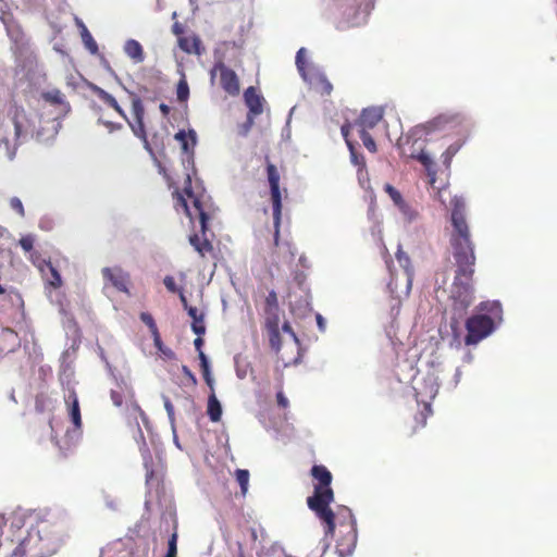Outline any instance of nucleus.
Here are the masks:
<instances>
[{
    "label": "nucleus",
    "instance_id": "25",
    "mask_svg": "<svg viewBox=\"0 0 557 557\" xmlns=\"http://www.w3.org/2000/svg\"><path fill=\"white\" fill-rule=\"evenodd\" d=\"M39 270L42 273V275L45 276L46 282L51 287L57 289L62 286L61 275L50 261H45L44 264L39 267Z\"/></svg>",
    "mask_w": 557,
    "mask_h": 557
},
{
    "label": "nucleus",
    "instance_id": "30",
    "mask_svg": "<svg viewBox=\"0 0 557 557\" xmlns=\"http://www.w3.org/2000/svg\"><path fill=\"white\" fill-rule=\"evenodd\" d=\"M296 66L304 79L314 70L308 69L305 48H300L296 53Z\"/></svg>",
    "mask_w": 557,
    "mask_h": 557
},
{
    "label": "nucleus",
    "instance_id": "8",
    "mask_svg": "<svg viewBox=\"0 0 557 557\" xmlns=\"http://www.w3.org/2000/svg\"><path fill=\"white\" fill-rule=\"evenodd\" d=\"M9 120L0 116V148L4 146L5 149H9L11 145L20 144L26 121L25 110L16 104L9 110Z\"/></svg>",
    "mask_w": 557,
    "mask_h": 557
},
{
    "label": "nucleus",
    "instance_id": "10",
    "mask_svg": "<svg viewBox=\"0 0 557 557\" xmlns=\"http://www.w3.org/2000/svg\"><path fill=\"white\" fill-rule=\"evenodd\" d=\"M214 58L215 61L210 71L211 81L219 74L221 88L232 97L238 96L240 92L238 75L225 64L223 57L219 55V50L214 51Z\"/></svg>",
    "mask_w": 557,
    "mask_h": 557
},
{
    "label": "nucleus",
    "instance_id": "22",
    "mask_svg": "<svg viewBox=\"0 0 557 557\" xmlns=\"http://www.w3.org/2000/svg\"><path fill=\"white\" fill-rule=\"evenodd\" d=\"M245 103L249 109V120L251 116L260 115L263 111V98L260 96L256 88L250 86L244 92Z\"/></svg>",
    "mask_w": 557,
    "mask_h": 557
},
{
    "label": "nucleus",
    "instance_id": "32",
    "mask_svg": "<svg viewBox=\"0 0 557 557\" xmlns=\"http://www.w3.org/2000/svg\"><path fill=\"white\" fill-rule=\"evenodd\" d=\"M176 97L180 102H186L189 98V86L184 73H182L176 86Z\"/></svg>",
    "mask_w": 557,
    "mask_h": 557
},
{
    "label": "nucleus",
    "instance_id": "59",
    "mask_svg": "<svg viewBox=\"0 0 557 557\" xmlns=\"http://www.w3.org/2000/svg\"><path fill=\"white\" fill-rule=\"evenodd\" d=\"M159 109H160V111H161V113H162V115H163L164 117H166V116L170 114L171 109H170V107H169L168 104H165V103H161V104L159 106Z\"/></svg>",
    "mask_w": 557,
    "mask_h": 557
},
{
    "label": "nucleus",
    "instance_id": "19",
    "mask_svg": "<svg viewBox=\"0 0 557 557\" xmlns=\"http://www.w3.org/2000/svg\"><path fill=\"white\" fill-rule=\"evenodd\" d=\"M384 190L389 196L394 205L409 221L416 218V211L412 210V208L404 200L399 190L388 183L384 185Z\"/></svg>",
    "mask_w": 557,
    "mask_h": 557
},
{
    "label": "nucleus",
    "instance_id": "56",
    "mask_svg": "<svg viewBox=\"0 0 557 557\" xmlns=\"http://www.w3.org/2000/svg\"><path fill=\"white\" fill-rule=\"evenodd\" d=\"M178 295H180V300H181V302H182V305H183L184 309L188 311V308H190L191 306H189V305H188L187 298H186V296L184 295L183 289H182V290H180Z\"/></svg>",
    "mask_w": 557,
    "mask_h": 557
},
{
    "label": "nucleus",
    "instance_id": "43",
    "mask_svg": "<svg viewBox=\"0 0 557 557\" xmlns=\"http://www.w3.org/2000/svg\"><path fill=\"white\" fill-rule=\"evenodd\" d=\"M18 244L25 252H32L35 244V236L32 234L24 235L20 238Z\"/></svg>",
    "mask_w": 557,
    "mask_h": 557
},
{
    "label": "nucleus",
    "instance_id": "26",
    "mask_svg": "<svg viewBox=\"0 0 557 557\" xmlns=\"http://www.w3.org/2000/svg\"><path fill=\"white\" fill-rule=\"evenodd\" d=\"M174 138L181 144L185 153L191 152L196 145V133L194 129H189L188 133L183 129L178 131Z\"/></svg>",
    "mask_w": 557,
    "mask_h": 557
},
{
    "label": "nucleus",
    "instance_id": "64",
    "mask_svg": "<svg viewBox=\"0 0 557 557\" xmlns=\"http://www.w3.org/2000/svg\"><path fill=\"white\" fill-rule=\"evenodd\" d=\"M424 409L428 413H431V404H424Z\"/></svg>",
    "mask_w": 557,
    "mask_h": 557
},
{
    "label": "nucleus",
    "instance_id": "20",
    "mask_svg": "<svg viewBox=\"0 0 557 557\" xmlns=\"http://www.w3.org/2000/svg\"><path fill=\"white\" fill-rule=\"evenodd\" d=\"M305 81L322 96H329L333 90V85L327 77L315 69L305 78Z\"/></svg>",
    "mask_w": 557,
    "mask_h": 557
},
{
    "label": "nucleus",
    "instance_id": "51",
    "mask_svg": "<svg viewBox=\"0 0 557 557\" xmlns=\"http://www.w3.org/2000/svg\"><path fill=\"white\" fill-rule=\"evenodd\" d=\"M356 128V126H354V123H349V122H346L345 124L342 125L341 127V131H342V135L346 141V145L348 146V141H351L349 139V133L351 129Z\"/></svg>",
    "mask_w": 557,
    "mask_h": 557
},
{
    "label": "nucleus",
    "instance_id": "54",
    "mask_svg": "<svg viewBox=\"0 0 557 557\" xmlns=\"http://www.w3.org/2000/svg\"><path fill=\"white\" fill-rule=\"evenodd\" d=\"M99 123L103 124L109 129V132H111V133L122 128V124H120V123H113V122H110V121H102L101 119H99Z\"/></svg>",
    "mask_w": 557,
    "mask_h": 557
},
{
    "label": "nucleus",
    "instance_id": "53",
    "mask_svg": "<svg viewBox=\"0 0 557 557\" xmlns=\"http://www.w3.org/2000/svg\"><path fill=\"white\" fill-rule=\"evenodd\" d=\"M276 401H277L278 407H281L283 409L287 408L289 405L287 397L284 395V393L282 391L277 392Z\"/></svg>",
    "mask_w": 557,
    "mask_h": 557
},
{
    "label": "nucleus",
    "instance_id": "41",
    "mask_svg": "<svg viewBox=\"0 0 557 557\" xmlns=\"http://www.w3.org/2000/svg\"><path fill=\"white\" fill-rule=\"evenodd\" d=\"M460 147V144H453L444 151L442 157L443 163L446 165V168L450 166L451 159L459 151Z\"/></svg>",
    "mask_w": 557,
    "mask_h": 557
},
{
    "label": "nucleus",
    "instance_id": "21",
    "mask_svg": "<svg viewBox=\"0 0 557 557\" xmlns=\"http://www.w3.org/2000/svg\"><path fill=\"white\" fill-rule=\"evenodd\" d=\"M440 384L433 374H428L426 377L420 383L419 386L414 387L417 398H424L432 400L438 393Z\"/></svg>",
    "mask_w": 557,
    "mask_h": 557
},
{
    "label": "nucleus",
    "instance_id": "35",
    "mask_svg": "<svg viewBox=\"0 0 557 557\" xmlns=\"http://www.w3.org/2000/svg\"><path fill=\"white\" fill-rule=\"evenodd\" d=\"M236 481L238 482L240 486V491L243 495H245L248 491V484H249V471L245 469H237L235 472Z\"/></svg>",
    "mask_w": 557,
    "mask_h": 557
},
{
    "label": "nucleus",
    "instance_id": "3",
    "mask_svg": "<svg viewBox=\"0 0 557 557\" xmlns=\"http://www.w3.org/2000/svg\"><path fill=\"white\" fill-rule=\"evenodd\" d=\"M186 184L187 186H185L184 193L178 190L173 193L174 205L176 209L182 208L190 220H193L196 215L199 218L202 237H200L198 234H193L189 236V244L194 247L200 257L205 258L207 253H211L213 251L212 243L206 237L209 215L203 208L200 197L193 193L191 181L189 176L186 178Z\"/></svg>",
    "mask_w": 557,
    "mask_h": 557
},
{
    "label": "nucleus",
    "instance_id": "37",
    "mask_svg": "<svg viewBox=\"0 0 557 557\" xmlns=\"http://www.w3.org/2000/svg\"><path fill=\"white\" fill-rule=\"evenodd\" d=\"M264 326L267 330L280 329V311L264 312Z\"/></svg>",
    "mask_w": 557,
    "mask_h": 557
},
{
    "label": "nucleus",
    "instance_id": "63",
    "mask_svg": "<svg viewBox=\"0 0 557 557\" xmlns=\"http://www.w3.org/2000/svg\"><path fill=\"white\" fill-rule=\"evenodd\" d=\"M426 421V416L421 413V425L424 426Z\"/></svg>",
    "mask_w": 557,
    "mask_h": 557
},
{
    "label": "nucleus",
    "instance_id": "42",
    "mask_svg": "<svg viewBox=\"0 0 557 557\" xmlns=\"http://www.w3.org/2000/svg\"><path fill=\"white\" fill-rule=\"evenodd\" d=\"M144 466L146 469V483L152 484V482L156 480V472L152 467V459L150 456L145 457Z\"/></svg>",
    "mask_w": 557,
    "mask_h": 557
},
{
    "label": "nucleus",
    "instance_id": "5",
    "mask_svg": "<svg viewBox=\"0 0 557 557\" xmlns=\"http://www.w3.org/2000/svg\"><path fill=\"white\" fill-rule=\"evenodd\" d=\"M451 207L449 244L453 256H470L474 253V244L466 219V203L461 197L456 196L451 200Z\"/></svg>",
    "mask_w": 557,
    "mask_h": 557
},
{
    "label": "nucleus",
    "instance_id": "31",
    "mask_svg": "<svg viewBox=\"0 0 557 557\" xmlns=\"http://www.w3.org/2000/svg\"><path fill=\"white\" fill-rule=\"evenodd\" d=\"M199 360H200V369L202 371V375H203V379L207 383V385L213 389V377L211 375V372H210V366H209V361H208V358L206 356V354L203 351H200L199 354Z\"/></svg>",
    "mask_w": 557,
    "mask_h": 557
},
{
    "label": "nucleus",
    "instance_id": "45",
    "mask_svg": "<svg viewBox=\"0 0 557 557\" xmlns=\"http://www.w3.org/2000/svg\"><path fill=\"white\" fill-rule=\"evenodd\" d=\"M82 36H83V40H84L86 47L91 52H96L98 50V46H97L96 41L94 40L92 36L90 35V33L87 30L86 27H84Z\"/></svg>",
    "mask_w": 557,
    "mask_h": 557
},
{
    "label": "nucleus",
    "instance_id": "61",
    "mask_svg": "<svg viewBox=\"0 0 557 557\" xmlns=\"http://www.w3.org/2000/svg\"><path fill=\"white\" fill-rule=\"evenodd\" d=\"M172 29L175 35H181L183 33V28L178 23H175Z\"/></svg>",
    "mask_w": 557,
    "mask_h": 557
},
{
    "label": "nucleus",
    "instance_id": "4",
    "mask_svg": "<svg viewBox=\"0 0 557 557\" xmlns=\"http://www.w3.org/2000/svg\"><path fill=\"white\" fill-rule=\"evenodd\" d=\"M90 91L100 99L106 106L113 109L121 117H123L127 124L129 125L132 132L136 137H138L140 140H143L145 148L150 152L153 153L152 148L150 147V144L147 138V131L146 125L144 122L145 119V107L143 103V100L140 97L135 94L134 91L127 90L131 102H132V113L134 116V120L131 121L124 109L119 104L117 100L108 91H106L103 88L96 84L89 85Z\"/></svg>",
    "mask_w": 557,
    "mask_h": 557
},
{
    "label": "nucleus",
    "instance_id": "39",
    "mask_svg": "<svg viewBox=\"0 0 557 557\" xmlns=\"http://www.w3.org/2000/svg\"><path fill=\"white\" fill-rule=\"evenodd\" d=\"M363 146L372 153H375L377 148L374 139L369 134V131H357Z\"/></svg>",
    "mask_w": 557,
    "mask_h": 557
},
{
    "label": "nucleus",
    "instance_id": "50",
    "mask_svg": "<svg viewBox=\"0 0 557 557\" xmlns=\"http://www.w3.org/2000/svg\"><path fill=\"white\" fill-rule=\"evenodd\" d=\"M182 372L184 373L185 377L187 379V382L191 386H196L198 381L195 374L190 371V369L187 366H182Z\"/></svg>",
    "mask_w": 557,
    "mask_h": 557
},
{
    "label": "nucleus",
    "instance_id": "46",
    "mask_svg": "<svg viewBox=\"0 0 557 557\" xmlns=\"http://www.w3.org/2000/svg\"><path fill=\"white\" fill-rule=\"evenodd\" d=\"M140 320L149 327L151 333L157 334L158 326L152 318V315L148 312L140 313Z\"/></svg>",
    "mask_w": 557,
    "mask_h": 557
},
{
    "label": "nucleus",
    "instance_id": "6",
    "mask_svg": "<svg viewBox=\"0 0 557 557\" xmlns=\"http://www.w3.org/2000/svg\"><path fill=\"white\" fill-rule=\"evenodd\" d=\"M456 261V272L451 285V299L454 305L460 309H467L473 302V275L475 265V253L470 256L454 257Z\"/></svg>",
    "mask_w": 557,
    "mask_h": 557
},
{
    "label": "nucleus",
    "instance_id": "34",
    "mask_svg": "<svg viewBox=\"0 0 557 557\" xmlns=\"http://www.w3.org/2000/svg\"><path fill=\"white\" fill-rule=\"evenodd\" d=\"M348 149L350 152L351 162L355 165L359 166V171L364 170L366 169V159L361 153H359L356 150L355 144L352 141H348Z\"/></svg>",
    "mask_w": 557,
    "mask_h": 557
},
{
    "label": "nucleus",
    "instance_id": "58",
    "mask_svg": "<svg viewBox=\"0 0 557 557\" xmlns=\"http://www.w3.org/2000/svg\"><path fill=\"white\" fill-rule=\"evenodd\" d=\"M194 345H195V348L198 350V355H199L200 351H202V345H203V339L201 338V336L198 335V337L194 341Z\"/></svg>",
    "mask_w": 557,
    "mask_h": 557
},
{
    "label": "nucleus",
    "instance_id": "44",
    "mask_svg": "<svg viewBox=\"0 0 557 557\" xmlns=\"http://www.w3.org/2000/svg\"><path fill=\"white\" fill-rule=\"evenodd\" d=\"M177 533L174 532L168 542V553L164 557H176L177 554Z\"/></svg>",
    "mask_w": 557,
    "mask_h": 557
},
{
    "label": "nucleus",
    "instance_id": "29",
    "mask_svg": "<svg viewBox=\"0 0 557 557\" xmlns=\"http://www.w3.org/2000/svg\"><path fill=\"white\" fill-rule=\"evenodd\" d=\"M208 416L212 422H219L222 417V407L214 393L208 398Z\"/></svg>",
    "mask_w": 557,
    "mask_h": 557
},
{
    "label": "nucleus",
    "instance_id": "36",
    "mask_svg": "<svg viewBox=\"0 0 557 557\" xmlns=\"http://www.w3.org/2000/svg\"><path fill=\"white\" fill-rule=\"evenodd\" d=\"M280 311L277 295L275 290L269 292L264 300V312Z\"/></svg>",
    "mask_w": 557,
    "mask_h": 557
},
{
    "label": "nucleus",
    "instance_id": "13",
    "mask_svg": "<svg viewBox=\"0 0 557 557\" xmlns=\"http://www.w3.org/2000/svg\"><path fill=\"white\" fill-rule=\"evenodd\" d=\"M41 542L39 531H30L15 547L10 557H46L44 547H38Z\"/></svg>",
    "mask_w": 557,
    "mask_h": 557
},
{
    "label": "nucleus",
    "instance_id": "40",
    "mask_svg": "<svg viewBox=\"0 0 557 557\" xmlns=\"http://www.w3.org/2000/svg\"><path fill=\"white\" fill-rule=\"evenodd\" d=\"M267 331H268V335H269L270 346L275 351H278L281 349V345H282L280 329L267 330Z\"/></svg>",
    "mask_w": 557,
    "mask_h": 557
},
{
    "label": "nucleus",
    "instance_id": "28",
    "mask_svg": "<svg viewBox=\"0 0 557 557\" xmlns=\"http://www.w3.org/2000/svg\"><path fill=\"white\" fill-rule=\"evenodd\" d=\"M188 315L193 319L191 330L195 334L201 336L206 332L205 315L199 313L196 307L188 308Z\"/></svg>",
    "mask_w": 557,
    "mask_h": 557
},
{
    "label": "nucleus",
    "instance_id": "38",
    "mask_svg": "<svg viewBox=\"0 0 557 557\" xmlns=\"http://www.w3.org/2000/svg\"><path fill=\"white\" fill-rule=\"evenodd\" d=\"M7 32L9 37L15 42L20 44L24 39V33L17 24H8Z\"/></svg>",
    "mask_w": 557,
    "mask_h": 557
},
{
    "label": "nucleus",
    "instance_id": "14",
    "mask_svg": "<svg viewBox=\"0 0 557 557\" xmlns=\"http://www.w3.org/2000/svg\"><path fill=\"white\" fill-rule=\"evenodd\" d=\"M102 277L107 284L113 286L116 290L131 295L129 286L132 284L131 275L121 267H106L101 270Z\"/></svg>",
    "mask_w": 557,
    "mask_h": 557
},
{
    "label": "nucleus",
    "instance_id": "33",
    "mask_svg": "<svg viewBox=\"0 0 557 557\" xmlns=\"http://www.w3.org/2000/svg\"><path fill=\"white\" fill-rule=\"evenodd\" d=\"M236 374L239 379H245L249 372H252L250 363L240 356L235 357Z\"/></svg>",
    "mask_w": 557,
    "mask_h": 557
},
{
    "label": "nucleus",
    "instance_id": "27",
    "mask_svg": "<svg viewBox=\"0 0 557 557\" xmlns=\"http://www.w3.org/2000/svg\"><path fill=\"white\" fill-rule=\"evenodd\" d=\"M124 51L135 63H141L145 60L144 49L135 39H128L125 42Z\"/></svg>",
    "mask_w": 557,
    "mask_h": 557
},
{
    "label": "nucleus",
    "instance_id": "2",
    "mask_svg": "<svg viewBox=\"0 0 557 557\" xmlns=\"http://www.w3.org/2000/svg\"><path fill=\"white\" fill-rule=\"evenodd\" d=\"M326 504L325 510L329 518H324L320 512H314L323 525L324 536L334 537L336 528H338V536L336 539V548L342 556L350 555L357 544V522L350 508L346 506H337L333 511Z\"/></svg>",
    "mask_w": 557,
    "mask_h": 557
},
{
    "label": "nucleus",
    "instance_id": "7",
    "mask_svg": "<svg viewBox=\"0 0 557 557\" xmlns=\"http://www.w3.org/2000/svg\"><path fill=\"white\" fill-rule=\"evenodd\" d=\"M313 480V494L307 498V505L313 512H320L324 518H329L325 510L326 504L334 502V491L331 487L333 475L323 465H314L311 468Z\"/></svg>",
    "mask_w": 557,
    "mask_h": 557
},
{
    "label": "nucleus",
    "instance_id": "57",
    "mask_svg": "<svg viewBox=\"0 0 557 557\" xmlns=\"http://www.w3.org/2000/svg\"><path fill=\"white\" fill-rule=\"evenodd\" d=\"M315 318H317V323H318L320 331L324 332L325 331V320L323 319V317L320 313H318Z\"/></svg>",
    "mask_w": 557,
    "mask_h": 557
},
{
    "label": "nucleus",
    "instance_id": "15",
    "mask_svg": "<svg viewBox=\"0 0 557 557\" xmlns=\"http://www.w3.org/2000/svg\"><path fill=\"white\" fill-rule=\"evenodd\" d=\"M383 119V109L367 108L363 109L360 116L354 122L357 131H370L374 128Z\"/></svg>",
    "mask_w": 557,
    "mask_h": 557
},
{
    "label": "nucleus",
    "instance_id": "18",
    "mask_svg": "<svg viewBox=\"0 0 557 557\" xmlns=\"http://www.w3.org/2000/svg\"><path fill=\"white\" fill-rule=\"evenodd\" d=\"M112 403L120 407L124 403V400L129 401L131 404H135V408L139 411L140 416H145V412L140 409V407L135 401V393L131 386L127 384H119L117 388L111 389L110 393Z\"/></svg>",
    "mask_w": 557,
    "mask_h": 557
},
{
    "label": "nucleus",
    "instance_id": "17",
    "mask_svg": "<svg viewBox=\"0 0 557 557\" xmlns=\"http://www.w3.org/2000/svg\"><path fill=\"white\" fill-rule=\"evenodd\" d=\"M20 345V337L14 330L0 326V358L15 351Z\"/></svg>",
    "mask_w": 557,
    "mask_h": 557
},
{
    "label": "nucleus",
    "instance_id": "48",
    "mask_svg": "<svg viewBox=\"0 0 557 557\" xmlns=\"http://www.w3.org/2000/svg\"><path fill=\"white\" fill-rule=\"evenodd\" d=\"M481 311H488L491 313L497 314L500 312V305L496 301L494 302H481L480 304Z\"/></svg>",
    "mask_w": 557,
    "mask_h": 557
},
{
    "label": "nucleus",
    "instance_id": "12",
    "mask_svg": "<svg viewBox=\"0 0 557 557\" xmlns=\"http://www.w3.org/2000/svg\"><path fill=\"white\" fill-rule=\"evenodd\" d=\"M466 330L465 344L468 346L476 345L493 332L494 321L487 314H474L467 319Z\"/></svg>",
    "mask_w": 557,
    "mask_h": 557
},
{
    "label": "nucleus",
    "instance_id": "24",
    "mask_svg": "<svg viewBox=\"0 0 557 557\" xmlns=\"http://www.w3.org/2000/svg\"><path fill=\"white\" fill-rule=\"evenodd\" d=\"M178 46L188 54L201 55L205 52L202 42L197 35L180 37Z\"/></svg>",
    "mask_w": 557,
    "mask_h": 557
},
{
    "label": "nucleus",
    "instance_id": "55",
    "mask_svg": "<svg viewBox=\"0 0 557 557\" xmlns=\"http://www.w3.org/2000/svg\"><path fill=\"white\" fill-rule=\"evenodd\" d=\"M282 329H283V331H284L285 333L290 334V336H292L295 341H297L296 334H295V332L293 331V327L290 326V324H289L288 322L283 323Z\"/></svg>",
    "mask_w": 557,
    "mask_h": 557
},
{
    "label": "nucleus",
    "instance_id": "23",
    "mask_svg": "<svg viewBox=\"0 0 557 557\" xmlns=\"http://www.w3.org/2000/svg\"><path fill=\"white\" fill-rule=\"evenodd\" d=\"M65 404L69 406V416L75 429L82 428L81 408L75 389H70L64 398Z\"/></svg>",
    "mask_w": 557,
    "mask_h": 557
},
{
    "label": "nucleus",
    "instance_id": "11",
    "mask_svg": "<svg viewBox=\"0 0 557 557\" xmlns=\"http://www.w3.org/2000/svg\"><path fill=\"white\" fill-rule=\"evenodd\" d=\"M396 259L399 265L404 269V286L399 288L398 277L392 276L388 282V288L395 298L408 297L411 290L414 271L411 264L410 257L399 246L396 252Z\"/></svg>",
    "mask_w": 557,
    "mask_h": 557
},
{
    "label": "nucleus",
    "instance_id": "49",
    "mask_svg": "<svg viewBox=\"0 0 557 557\" xmlns=\"http://www.w3.org/2000/svg\"><path fill=\"white\" fill-rule=\"evenodd\" d=\"M163 284L166 287V289L171 293H180V290H182V288L177 287L174 277L171 275H166L164 277Z\"/></svg>",
    "mask_w": 557,
    "mask_h": 557
},
{
    "label": "nucleus",
    "instance_id": "60",
    "mask_svg": "<svg viewBox=\"0 0 557 557\" xmlns=\"http://www.w3.org/2000/svg\"><path fill=\"white\" fill-rule=\"evenodd\" d=\"M151 334H152V337H153V341H154V345L159 347L161 345V343H162L159 330H157V334L156 333H151Z\"/></svg>",
    "mask_w": 557,
    "mask_h": 557
},
{
    "label": "nucleus",
    "instance_id": "62",
    "mask_svg": "<svg viewBox=\"0 0 557 557\" xmlns=\"http://www.w3.org/2000/svg\"><path fill=\"white\" fill-rule=\"evenodd\" d=\"M295 280L297 281L298 285L301 286L306 280V276L304 273H299L295 276Z\"/></svg>",
    "mask_w": 557,
    "mask_h": 557
},
{
    "label": "nucleus",
    "instance_id": "9",
    "mask_svg": "<svg viewBox=\"0 0 557 557\" xmlns=\"http://www.w3.org/2000/svg\"><path fill=\"white\" fill-rule=\"evenodd\" d=\"M267 176L270 185L272 209H273V224L274 235L273 244L275 247L280 245V227L282 218V195L280 189V173L276 166L267 158Z\"/></svg>",
    "mask_w": 557,
    "mask_h": 557
},
{
    "label": "nucleus",
    "instance_id": "16",
    "mask_svg": "<svg viewBox=\"0 0 557 557\" xmlns=\"http://www.w3.org/2000/svg\"><path fill=\"white\" fill-rule=\"evenodd\" d=\"M41 100L58 109V116H65L71 111V104L66 100L65 95L58 88L42 91Z\"/></svg>",
    "mask_w": 557,
    "mask_h": 557
},
{
    "label": "nucleus",
    "instance_id": "1",
    "mask_svg": "<svg viewBox=\"0 0 557 557\" xmlns=\"http://www.w3.org/2000/svg\"><path fill=\"white\" fill-rule=\"evenodd\" d=\"M463 121L465 116L459 112L442 113L424 124L416 125L404 139H400L401 154L418 160L425 168L431 184L435 182V170L433 160L424 152L428 136L434 132L444 131L448 126L460 125Z\"/></svg>",
    "mask_w": 557,
    "mask_h": 557
},
{
    "label": "nucleus",
    "instance_id": "47",
    "mask_svg": "<svg viewBox=\"0 0 557 557\" xmlns=\"http://www.w3.org/2000/svg\"><path fill=\"white\" fill-rule=\"evenodd\" d=\"M10 207L12 210H14L20 216H24L25 215V210H24V206L21 201L20 198L17 197H12L10 199Z\"/></svg>",
    "mask_w": 557,
    "mask_h": 557
},
{
    "label": "nucleus",
    "instance_id": "52",
    "mask_svg": "<svg viewBox=\"0 0 557 557\" xmlns=\"http://www.w3.org/2000/svg\"><path fill=\"white\" fill-rule=\"evenodd\" d=\"M164 408L171 422H174V406L169 397H163Z\"/></svg>",
    "mask_w": 557,
    "mask_h": 557
}]
</instances>
